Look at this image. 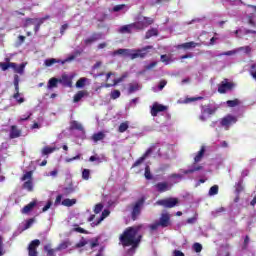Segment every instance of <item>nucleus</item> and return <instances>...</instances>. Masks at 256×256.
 Instances as JSON below:
<instances>
[{"label": "nucleus", "instance_id": "7ed1b4c3", "mask_svg": "<svg viewBox=\"0 0 256 256\" xmlns=\"http://www.w3.org/2000/svg\"><path fill=\"white\" fill-rule=\"evenodd\" d=\"M75 57H77V55L72 54L64 60L57 58H49L44 61V65L46 67H51L52 65H55V63H61V65H65V63H71V61H74Z\"/></svg>", "mask_w": 256, "mask_h": 256}, {"label": "nucleus", "instance_id": "b1692460", "mask_svg": "<svg viewBox=\"0 0 256 256\" xmlns=\"http://www.w3.org/2000/svg\"><path fill=\"white\" fill-rule=\"evenodd\" d=\"M87 95H89V93L85 90L78 91L77 94L74 95V103H79V101L83 97H87Z\"/></svg>", "mask_w": 256, "mask_h": 256}, {"label": "nucleus", "instance_id": "cd10ccee", "mask_svg": "<svg viewBox=\"0 0 256 256\" xmlns=\"http://www.w3.org/2000/svg\"><path fill=\"white\" fill-rule=\"evenodd\" d=\"M109 210H104L102 212L101 217L99 218V220L97 222H93L91 225L92 227H97V225H99L101 223V221H103L106 217H109Z\"/></svg>", "mask_w": 256, "mask_h": 256}, {"label": "nucleus", "instance_id": "864d4df0", "mask_svg": "<svg viewBox=\"0 0 256 256\" xmlns=\"http://www.w3.org/2000/svg\"><path fill=\"white\" fill-rule=\"evenodd\" d=\"M193 249L196 253H201V251H203V246L200 243H194Z\"/></svg>", "mask_w": 256, "mask_h": 256}, {"label": "nucleus", "instance_id": "6ab92c4d", "mask_svg": "<svg viewBox=\"0 0 256 256\" xmlns=\"http://www.w3.org/2000/svg\"><path fill=\"white\" fill-rule=\"evenodd\" d=\"M21 137V130L16 125H12L10 129V139Z\"/></svg>", "mask_w": 256, "mask_h": 256}, {"label": "nucleus", "instance_id": "c9c22d12", "mask_svg": "<svg viewBox=\"0 0 256 256\" xmlns=\"http://www.w3.org/2000/svg\"><path fill=\"white\" fill-rule=\"evenodd\" d=\"M0 67H1L2 71H7V69H9V68L12 69V67H15V63L14 62H8V63L0 62Z\"/></svg>", "mask_w": 256, "mask_h": 256}, {"label": "nucleus", "instance_id": "de8ad7c7", "mask_svg": "<svg viewBox=\"0 0 256 256\" xmlns=\"http://www.w3.org/2000/svg\"><path fill=\"white\" fill-rule=\"evenodd\" d=\"M110 97H111V99H119V97H121V91H119V90H113V91L110 93Z\"/></svg>", "mask_w": 256, "mask_h": 256}, {"label": "nucleus", "instance_id": "6e6552de", "mask_svg": "<svg viewBox=\"0 0 256 256\" xmlns=\"http://www.w3.org/2000/svg\"><path fill=\"white\" fill-rule=\"evenodd\" d=\"M41 245V241L38 239L33 240L28 246V255L29 256H38L37 247Z\"/></svg>", "mask_w": 256, "mask_h": 256}, {"label": "nucleus", "instance_id": "ea45409f", "mask_svg": "<svg viewBox=\"0 0 256 256\" xmlns=\"http://www.w3.org/2000/svg\"><path fill=\"white\" fill-rule=\"evenodd\" d=\"M88 245L90 246V249H95V247L99 246V239L92 238V239L88 240Z\"/></svg>", "mask_w": 256, "mask_h": 256}, {"label": "nucleus", "instance_id": "473e14b6", "mask_svg": "<svg viewBox=\"0 0 256 256\" xmlns=\"http://www.w3.org/2000/svg\"><path fill=\"white\" fill-rule=\"evenodd\" d=\"M67 247H71V242L69 240H65L60 243L59 246L56 248V251H63L67 249Z\"/></svg>", "mask_w": 256, "mask_h": 256}, {"label": "nucleus", "instance_id": "2f4dec72", "mask_svg": "<svg viewBox=\"0 0 256 256\" xmlns=\"http://www.w3.org/2000/svg\"><path fill=\"white\" fill-rule=\"evenodd\" d=\"M70 129L76 130V131H83V125L77 121H72L70 123Z\"/></svg>", "mask_w": 256, "mask_h": 256}, {"label": "nucleus", "instance_id": "0eeeda50", "mask_svg": "<svg viewBox=\"0 0 256 256\" xmlns=\"http://www.w3.org/2000/svg\"><path fill=\"white\" fill-rule=\"evenodd\" d=\"M158 223L160 227H169L171 225V214L169 212H162Z\"/></svg>", "mask_w": 256, "mask_h": 256}, {"label": "nucleus", "instance_id": "680f3d73", "mask_svg": "<svg viewBox=\"0 0 256 256\" xmlns=\"http://www.w3.org/2000/svg\"><path fill=\"white\" fill-rule=\"evenodd\" d=\"M89 161H97V163H101V157H99V155H94L89 158Z\"/></svg>", "mask_w": 256, "mask_h": 256}, {"label": "nucleus", "instance_id": "c03bdc74", "mask_svg": "<svg viewBox=\"0 0 256 256\" xmlns=\"http://www.w3.org/2000/svg\"><path fill=\"white\" fill-rule=\"evenodd\" d=\"M217 193H219V186L218 185L212 186L209 190L210 197H213V195H217Z\"/></svg>", "mask_w": 256, "mask_h": 256}, {"label": "nucleus", "instance_id": "f704fd0d", "mask_svg": "<svg viewBox=\"0 0 256 256\" xmlns=\"http://www.w3.org/2000/svg\"><path fill=\"white\" fill-rule=\"evenodd\" d=\"M59 83V79L57 78H51L49 81H48V89H55V87H57Z\"/></svg>", "mask_w": 256, "mask_h": 256}, {"label": "nucleus", "instance_id": "412c9836", "mask_svg": "<svg viewBox=\"0 0 256 256\" xmlns=\"http://www.w3.org/2000/svg\"><path fill=\"white\" fill-rule=\"evenodd\" d=\"M141 89V84L137 82H132L128 84V93L131 95L132 93H135Z\"/></svg>", "mask_w": 256, "mask_h": 256}, {"label": "nucleus", "instance_id": "8fccbe9b", "mask_svg": "<svg viewBox=\"0 0 256 256\" xmlns=\"http://www.w3.org/2000/svg\"><path fill=\"white\" fill-rule=\"evenodd\" d=\"M238 49V53L239 51H244V53H246L247 55H249V53H251L252 49L251 46H243V47H239Z\"/></svg>", "mask_w": 256, "mask_h": 256}, {"label": "nucleus", "instance_id": "c756f323", "mask_svg": "<svg viewBox=\"0 0 256 256\" xmlns=\"http://www.w3.org/2000/svg\"><path fill=\"white\" fill-rule=\"evenodd\" d=\"M204 155H205V147H202L201 150L194 157V163L201 162V159H203Z\"/></svg>", "mask_w": 256, "mask_h": 256}, {"label": "nucleus", "instance_id": "7c9ffc66", "mask_svg": "<svg viewBox=\"0 0 256 256\" xmlns=\"http://www.w3.org/2000/svg\"><path fill=\"white\" fill-rule=\"evenodd\" d=\"M87 81H89V79H87L86 77L80 78V79L76 82V87H77V89H83V87H85V85H87Z\"/></svg>", "mask_w": 256, "mask_h": 256}, {"label": "nucleus", "instance_id": "f03ea898", "mask_svg": "<svg viewBox=\"0 0 256 256\" xmlns=\"http://www.w3.org/2000/svg\"><path fill=\"white\" fill-rule=\"evenodd\" d=\"M154 23H155V19H153L151 17L139 18V20L137 22H135L136 31H143L144 29H147V27H149V25H153Z\"/></svg>", "mask_w": 256, "mask_h": 256}, {"label": "nucleus", "instance_id": "0e129e2a", "mask_svg": "<svg viewBox=\"0 0 256 256\" xmlns=\"http://www.w3.org/2000/svg\"><path fill=\"white\" fill-rule=\"evenodd\" d=\"M100 211H103V204H97L94 209V213H99Z\"/></svg>", "mask_w": 256, "mask_h": 256}, {"label": "nucleus", "instance_id": "393cba45", "mask_svg": "<svg viewBox=\"0 0 256 256\" xmlns=\"http://www.w3.org/2000/svg\"><path fill=\"white\" fill-rule=\"evenodd\" d=\"M157 35H159V30L157 28H151L147 30L145 39H151V37H157Z\"/></svg>", "mask_w": 256, "mask_h": 256}, {"label": "nucleus", "instance_id": "4d7b16f0", "mask_svg": "<svg viewBox=\"0 0 256 256\" xmlns=\"http://www.w3.org/2000/svg\"><path fill=\"white\" fill-rule=\"evenodd\" d=\"M100 39H103V34L102 33H96L92 35V41H99Z\"/></svg>", "mask_w": 256, "mask_h": 256}, {"label": "nucleus", "instance_id": "bf43d9fd", "mask_svg": "<svg viewBox=\"0 0 256 256\" xmlns=\"http://www.w3.org/2000/svg\"><path fill=\"white\" fill-rule=\"evenodd\" d=\"M236 53H239L238 48L235 49V50H230V51L224 52V53H222L221 55L231 56V55H236Z\"/></svg>", "mask_w": 256, "mask_h": 256}, {"label": "nucleus", "instance_id": "6e6d98bb", "mask_svg": "<svg viewBox=\"0 0 256 256\" xmlns=\"http://www.w3.org/2000/svg\"><path fill=\"white\" fill-rule=\"evenodd\" d=\"M89 175H91L89 169H84L82 172V179H85L86 181L89 180Z\"/></svg>", "mask_w": 256, "mask_h": 256}, {"label": "nucleus", "instance_id": "e2e57ef3", "mask_svg": "<svg viewBox=\"0 0 256 256\" xmlns=\"http://www.w3.org/2000/svg\"><path fill=\"white\" fill-rule=\"evenodd\" d=\"M223 211H225V208L220 207V208H218L216 211L212 212V215H213L214 217H217V215H219V213H223Z\"/></svg>", "mask_w": 256, "mask_h": 256}, {"label": "nucleus", "instance_id": "79ce46f5", "mask_svg": "<svg viewBox=\"0 0 256 256\" xmlns=\"http://www.w3.org/2000/svg\"><path fill=\"white\" fill-rule=\"evenodd\" d=\"M127 129H129V122H123L120 124L118 131H119V133H125V131H127Z\"/></svg>", "mask_w": 256, "mask_h": 256}, {"label": "nucleus", "instance_id": "2eb2a0df", "mask_svg": "<svg viewBox=\"0 0 256 256\" xmlns=\"http://www.w3.org/2000/svg\"><path fill=\"white\" fill-rule=\"evenodd\" d=\"M127 77H129V73L125 72L121 75V77L114 79L113 84H105V87L106 88L115 87V86L119 85V83H123V81H125V79H127Z\"/></svg>", "mask_w": 256, "mask_h": 256}, {"label": "nucleus", "instance_id": "13d9d810", "mask_svg": "<svg viewBox=\"0 0 256 256\" xmlns=\"http://www.w3.org/2000/svg\"><path fill=\"white\" fill-rule=\"evenodd\" d=\"M5 255V248H3V236H0V256Z\"/></svg>", "mask_w": 256, "mask_h": 256}, {"label": "nucleus", "instance_id": "72a5a7b5", "mask_svg": "<svg viewBox=\"0 0 256 256\" xmlns=\"http://www.w3.org/2000/svg\"><path fill=\"white\" fill-rule=\"evenodd\" d=\"M75 203H77L76 199H69V198H66L61 202V204L64 205V207H73Z\"/></svg>", "mask_w": 256, "mask_h": 256}, {"label": "nucleus", "instance_id": "c85d7f7f", "mask_svg": "<svg viewBox=\"0 0 256 256\" xmlns=\"http://www.w3.org/2000/svg\"><path fill=\"white\" fill-rule=\"evenodd\" d=\"M103 139H105V133L103 132L95 133L92 136V141H94V143H97L98 141H103Z\"/></svg>", "mask_w": 256, "mask_h": 256}, {"label": "nucleus", "instance_id": "09e8293b", "mask_svg": "<svg viewBox=\"0 0 256 256\" xmlns=\"http://www.w3.org/2000/svg\"><path fill=\"white\" fill-rule=\"evenodd\" d=\"M145 178L148 180L153 179V176L151 175V168L149 166L145 167Z\"/></svg>", "mask_w": 256, "mask_h": 256}, {"label": "nucleus", "instance_id": "dca6fc26", "mask_svg": "<svg viewBox=\"0 0 256 256\" xmlns=\"http://www.w3.org/2000/svg\"><path fill=\"white\" fill-rule=\"evenodd\" d=\"M133 31H137L135 22L132 24L124 25L119 29V33H133Z\"/></svg>", "mask_w": 256, "mask_h": 256}, {"label": "nucleus", "instance_id": "a18cd8bd", "mask_svg": "<svg viewBox=\"0 0 256 256\" xmlns=\"http://www.w3.org/2000/svg\"><path fill=\"white\" fill-rule=\"evenodd\" d=\"M241 102L239 101V99H235V100H228L226 102V104L228 105V107H237V105H239Z\"/></svg>", "mask_w": 256, "mask_h": 256}, {"label": "nucleus", "instance_id": "a19ab883", "mask_svg": "<svg viewBox=\"0 0 256 256\" xmlns=\"http://www.w3.org/2000/svg\"><path fill=\"white\" fill-rule=\"evenodd\" d=\"M57 148L51 147V146H46L42 149V155H50V153H53Z\"/></svg>", "mask_w": 256, "mask_h": 256}, {"label": "nucleus", "instance_id": "a878e982", "mask_svg": "<svg viewBox=\"0 0 256 256\" xmlns=\"http://www.w3.org/2000/svg\"><path fill=\"white\" fill-rule=\"evenodd\" d=\"M201 169H203L202 166H197L196 164H193L191 168L182 171V173H184V175H189V173H195V171H201Z\"/></svg>", "mask_w": 256, "mask_h": 256}, {"label": "nucleus", "instance_id": "ddd939ff", "mask_svg": "<svg viewBox=\"0 0 256 256\" xmlns=\"http://www.w3.org/2000/svg\"><path fill=\"white\" fill-rule=\"evenodd\" d=\"M234 123H237V118L232 116V115H228L225 118L222 119L221 121V125L223 127H226V129L229 128V125H233Z\"/></svg>", "mask_w": 256, "mask_h": 256}, {"label": "nucleus", "instance_id": "20e7f679", "mask_svg": "<svg viewBox=\"0 0 256 256\" xmlns=\"http://www.w3.org/2000/svg\"><path fill=\"white\" fill-rule=\"evenodd\" d=\"M156 205H161L162 207H166L167 209H173V207H177L179 205V199L177 198H166L162 200H158Z\"/></svg>", "mask_w": 256, "mask_h": 256}, {"label": "nucleus", "instance_id": "603ef678", "mask_svg": "<svg viewBox=\"0 0 256 256\" xmlns=\"http://www.w3.org/2000/svg\"><path fill=\"white\" fill-rule=\"evenodd\" d=\"M160 59L162 63H165V65H169V63H171V57L167 55H161Z\"/></svg>", "mask_w": 256, "mask_h": 256}, {"label": "nucleus", "instance_id": "bb28decb", "mask_svg": "<svg viewBox=\"0 0 256 256\" xmlns=\"http://www.w3.org/2000/svg\"><path fill=\"white\" fill-rule=\"evenodd\" d=\"M14 87L16 93L13 95V98L17 99V97H19V75L14 76Z\"/></svg>", "mask_w": 256, "mask_h": 256}, {"label": "nucleus", "instance_id": "e433bc0d", "mask_svg": "<svg viewBox=\"0 0 256 256\" xmlns=\"http://www.w3.org/2000/svg\"><path fill=\"white\" fill-rule=\"evenodd\" d=\"M46 19H49V17L39 18L37 23L34 24L35 25V28H34L35 33H37V31H39L41 25H43V23H45Z\"/></svg>", "mask_w": 256, "mask_h": 256}, {"label": "nucleus", "instance_id": "f3484780", "mask_svg": "<svg viewBox=\"0 0 256 256\" xmlns=\"http://www.w3.org/2000/svg\"><path fill=\"white\" fill-rule=\"evenodd\" d=\"M201 113L202 114L199 117L200 121H207V118H205V115H213V113H215V110L209 107H202Z\"/></svg>", "mask_w": 256, "mask_h": 256}, {"label": "nucleus", "instance_id": "a211bd4d", "mask_svg": "<svg viewBox=\"0 0 256 256\" xmlns=\"http://www.w3.org/2000/svg\"><path fill=\"white\" fill-rule=\"evenodd\" d=\"M35 207H37V200H34L30 202L28 205L24 206L23 209L21 210V213H23L24 215H27L28 213H31V211H33Z\"/></svg>", "mask_w": 256, "mask_h": 256}, {"label": "nucleus", "instance_id": "39448f33", "mask_svg": "<svg viewBox=\"0 0 256 256\" xmlns=\"http://www.w3.org/2000/svg\"><path fill=\"white\" fill-rule=\"evenodd\" d=\"M149 49H153V46H146L141 49H132V60L133 59H145L147 57V53H149Z\"/></svg>", "mask_w": 256, "mask_h": 256}, {"label": "nucleus", "instance_id": "37998d69", "mask_svg": "<svg viewBox=\"0 0 256 256\" xmlns=\"http://www.w3.org/2000/svg\"><path fill=\"white\" fill-rule=\"evenodd\" d=\"M39 18H28L25 21L24 27H29V25H35Z\"/></svg>", "mask_w": 256, "mask_h": 256}, {"label": "nucleus", "instance_id": "4c0bfd02", "mask_svg": "<svg viewBox=\"0 0 256 256\" xmlns=\"http://www.w3.org/2000/svg\"><path fill=\"white\" fill-rule=\"evenodd\" d=\"M44 249H45V251H47L48 256H55V253H57V251H59V250H57V248L52 249L51 245H46L44 247Z\"/></svg>", "mask_w": 256, "mask_h": 256}, {"label": "nucleus", "instance_id": "4468645a", "mask_svg": "<svg viewBox=\"0 0 256 256\" xmlns=\"http://www.w3.org/2000/svg\"><path fill=\"white\" fill-rule=\"evenodd\" d=\"M59 83L65 85V87H73V76L64 74L61 79H59Z\"/></svg>", "mask_w": 256, "mask_h": 256}, {"label": "nucleus", "instance_id": "f8f14e48", "mask_svg": "<svg viewBox=\"0 0 256 256\" xmlns=\"http://www.w3.org/2000/svg\"><path fill=\"white\" fill-rule=\"evenodd\" d=\"M232 87H233V84L231 82L227 81V79H225L219 85L218 92L219 93H227V91L231 90Z\"/></svg>", "mask_w": 256, "mask_h": 256}, {"label": "nucleus", "instance_id": "58836bf2", "mask_svg": "<svg viewBox=\"0 0 256 256\" xmlns=\"http://www.w3.org/2000/svg\"><path fill=\"white\" fill-rule=\"evenodd\" d=\"M85 245H89V241L82 237L80 241L75 245V248L81 249V247H85Z\"/></svg>", "mask_w": 256, "mask_h": 256}, {"label": "nucleus", "instance_id": "49530a36", "mask_svg": "<svg viewBox=\"0 0 256 256\" xmlns=\"http://www.w3.org/2000/svg\"><path fill=\"white\" fill-rule=\"evenodd\" d=\"M123 9H127V5L120 4L113 7L114 13H119V11H123Z\"/></svg>", "mask_w": 256, "mask_h": 256}, {"label": "nucleus", "instance_id": "423d86ee", "mask_svg": "<svg viewBox=\"0 0 256 256\" xmlns=\"http://www.w3.org/2000/svg\"><path fill=\"white\" fill-rule=\"evenodd\" d=\"M145 203V200L140 199L132 207V219L133 221H137L139 219V215H141V211L143 209V205Z\"/></svg>", "mask_w": 256, "mask_h": 256}, {"label": "nucleus", "instance_id": "9d476101", "mask_svg": "<svg viewBox=\"0 0 256 256\" xmlns=\"http://www.w3.org/2000/svg\"><path fill=\"white\" fill-rule=\"evenodd\" d=\"M163 111H167L166 106H163L159 103H154L151 108V115H152V117H157V114L163 113Z\"/></svg>", "mask_w": 256, "mask_h": 256}, {"label": "nucleus", "instance_id": "1a4fd4ad", "mask_svg": "<svg viewBox=\"0 0 256 256\" xmlns=\"http://www.w3.org/2000/svg\"><path fill=\"white\" fill-rule=\"evenodd\" d=\"M31 175V172H27L22 177V181H26L23 187L24 189H27V191H33V182L31 181Z\"/></svg>", "mask_w": 256, "mask_h": 256}, {"label": "nucleus", "instance_id": "9b49d317", "mask_svg": "<svg viewBox=\"0 0 256 256\" xmlns=\"http://www.w3.org/2000/svg\"><path fill=\"white\" fill-rule=\"evenodd\" d=\"M154 187L159 193H165V191H170L171 184L169 182H159Z\"/></svg>", "mask_w": 256, "mask_h": 256}, {"label": "nucleus", "instance_id": "5fc2aeb1", "mask_svg": "<svg viewBox=\"0 0 256 256\" xmlns=\"http://www.w3.org/2000/svg\"><path fill=\"white\" fill-rule=\"evenodd\" d=\"M72 231H75L76 233H83L84 235L89 234V232L87 230H85V229H83V228H81L79 226L73 228Z\"/></svg>", "mask_w": 256, "mask_h": 256}, {"label": "nucleus", "instance_id": "774afa93", "mask_svg": "<svg viewBox=\"0 0 256 256\" xmlns=\"http://www.w3.org/2000/svg\"><path fill=\"white\" fill-rule=\"evenodd\" d=\"M124 51H125V49H118V50H115V51L113 52V55H122V57H123Z\"/></svg>", "mask_w": 256, "mask_h": 256}, {"label": "nucleus", "instance_id": "338daca9", "mask_svg": "<svg viewBox=\"0 0 256 256\" xmlns=\"http://www.w3.org/2000/svg\"><path fill=\"white\" fill-rule=\"evenodd\" d=\"M165 85H167L166 80L160 81V83H159V85H158L159 90H160V91H163V89L165 88Z\"/></svg>", "mask_w": 256, "mask_h": 256}, {"label": "nucleus", "instance_id": "052dcab7", "mask_svg": "<svg viewBox=\"0 0 256 256\" xmlns=\"http://www.w3.org/2000/svg\"><path fill=\"white\" fill-rule=\"evenodd\" d=\"M51 205H53V202H51V200H48L47 204L42 209L43 213H45V211H49V209H51Z\"/></svg>", "mask_w": 256, "mask_h": 256}, {"label": "nucleus", "instance_id": "aec40b11", "mask_svg": "<svg viewBox=\"0 0 256 256\" xmlns=\"http://www.w3.org/2000/svg\"><path fill=\"white\" fill-rule=\"evenodd\" d=\"M153 153V148H149L146 153L140 157L133 165V167H138V165H141V163H143V161H145V159H147V157H149L150 154Z\"/></svg>", "mask_w": 256, "mask_h": 256}, {"label": "nucleus", "instance_id": "3c124183", "mask_svg": "<svg viewBox=\"0 0 256 256\" xmlns=\"http://www.w3.org/2000/svg\"><path fill=\"white\" fill-rule=\"evenodd\" d=\"M123 57H129L133 59V49H124Z\"/></svg>", "mask_w": 256, "mask_h": 256}, {"label": "nucleus", "instance_id": "69168bd1", "mask_svg": "<svg viewBox=\"0 0 256 256\" xmlns=\"http://www.w3.org/2000/svg\"><path fill=\"white\" fill-rule=\"evenodd\" d=\"M33 114L31 112H28L27 115H24L22 117H20L19 122L21 121H27V119H29V117H31Z\"/></svg>", "mask_w": 256, "mask_h": 256}, {"label": "nucleus", "instance_id": "4be33fe9", "mask_svg": "<svg viewBox=\"0 0 256 256\" xmlns=\"http://www.w3.org/2000/svg\"><path fill=\"white\" fill-rule=\"evenodd\" d=\"M201 44L196 42H186L183 44H180L178 46V49H195V47H199Z\"/></svg>", "mask_w": 256, "mask_h": 256}, {"label": "nucleus", "instance_id": "5701e85b", "mask_svg": "<svg viewBox=\"0 0 256 256\" xmlns=\"http://www.w3.org/2000/svg\"><path fill=\"white\" fill-rule=\"evenodd\" d=\"M26 65H27V63H22L20 65H17V63H15V67H12V69L14 70V73H18L19 75H23V73H25Z\"/></svg>", "mask_w": 256, "mask_h": 256}, {"label": "nucleus", "instance_id": "f257e3e1", "mask_svg": "<svg viewBox=\"0 0 256 256\" xmlns=\"http://www.w3.org/2000/svg\"><path fill=\"white\" fill-rule=\"evenodd\" d=\"M141 229H143V224L129 227L120 236V241L124 247L132 246L128 252L130 255L135 253V249L141 243Z\"/></svg>", "mask_w": 256, "mask_h": 256}]
</instances>
